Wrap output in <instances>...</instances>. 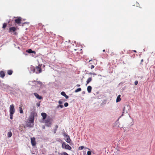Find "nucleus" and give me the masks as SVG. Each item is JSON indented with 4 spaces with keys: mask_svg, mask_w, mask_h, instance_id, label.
Masks as SVG:
<instances>
[{
    "mask_svg": "<svg viewBox=\"0 0 155 155\" xmlns=\"http://www.w3.org/2000/svg\"><path fill=\"white\" fill-rule=\"evenodd\" d=\"M30 68L31 71H32L33 73L35 72L36 74H39L42 71L41 66L40 65L36 66L35 68L34 66L31 67Z\"/></svg>",
    "mask_w": 155,
    "mask_h": 155,
    "instance_id": "obj_1",
    "label": "nucleus"
},
{
    "mask_svg": "<svg viewBox=\"0 0 155 155\" xmlns=\"http://www.w3.org/2000/svg\"><path fill=\"white\" fill-rule=\"evenodd\" d=\"M130 107L129 105H126L123 109V111L122 116H123L124 113H127L130 110Z\"/></svg>",
    "mask_w": 155,
    "mask_h": 155,
    "instance_id": "obj_2",
    "label": "nucleus"
},
{
    "mask_svg": "<svg viewBox=\"0 0 155 155\" xmlns=\"http://www.w3.org/2000/svg\"><path fill=\"white\" fill-rule=\"evenodd\" d=\"M31 143L32 145L33 146H35L36 144V142L35 141V137L31 138Z\"/></svg>",
    "mask_w": 155,
    "mask_h": 155,
    "instance_id": "obj_3",
    "label": "nucleus"
},
{
    "mask_svg": "<svg viewBox=\"0 0 155 155\" xmlns=\"http://www.w3.org/2000/svg\"><path fill=\"white\" fill-rule=\"evenodd\" d=\"M15 112V109L14 108L13 104H12L10 106V113L11 114H14Z\"/></svg>",
    "mask_w": 155,
    "mask_h": 155,
    "instance_id": "obj_4",
    "label": "nucleus"
},
{
    "mask_svg": "<svg viewBox=\"0 0 155 155\" xmlns=\"http://www.w3.org/2000/svg\"><path fill=\"white\" fill-rule=\"evenodd\" d=\"M21 19L22 18L21 17H17V18L15 20V23L18 24H20L21 23Z\"/></svg>",
    "mask_w": 155,
    "mask_h": 155,
    "instance_id": "obj_5",
    "label": "nucleus"
},
{
    "mask_svg": "<svg viewBox=\"0 0 155 155\" xmlns=\"http://www.w3.org/2000/svg\"><path fill=\"white\" fill-rule=\"evenodd\" d=\"M17 30V28L15 27H10L9 28L8 32L12 33L15 32Z\"/></svg>",
    "mask_w": 155,
    "mask_h": 155,
    "instance_id": "obj_6",
    "label": "nucleus"
},
{
    "mask_svg": "<svg viewBox=\"0 0 155 155\" xmlns=\"http://www.w3.org/2000/svg\"><path fill=\"white\" fill-rule=\"evenodd\" d=\"M29 123L33 124L34 121V118L33 116H30L28 120Z\"/></svg>",
    "mask_w": 155,
    "mask_h": 155,
    "instance_id": "obj_7",
    "label": "nucleus"
},
{
    "mask_svg": "<svg viewBox=\"0 0 155 155\" xmlns=\"http://www.w3.org/2000/svg\"><path fill=\"white\" fill-rule=\"evenodd\" d=\"M32 82H35V84L37 85H38V86H41L42 85V83L40 81H34Z\"/></svg>",
    "mask_w": 155,
    "mask_h": 155,
    "instance_id": "obj_8",
    "label": "nucleus"
},
{
    "mask_svg": "<svg viewBox=\"0 0 155 155\" xmlns=\"http://www.w3.org/2000/svg\"><path fill=\"white\" fill-rule=\"evenodd\" d=\"M33 94L37 99L39 100H41L43 98L41 96L39 95L37 93H33Z\"/></svg>",
    "mask_w": 155,
    "mask_h": 155,
    "instance_id": "obj_9",
    "label": "nucleus"
},
{
    "mask_svg": "<svg viewBox=\"0 0 155 155\" xmlns=\"http://www.w3.org/2000/svg\"><path fill=\"white\" fill-rule=\"evenodd\" d=\"M5 73L3 71H0V77L2 78H3L5 76Z\"/></svg>",
    "mask_w": 155,
    "mask_h": 155,
    "instance_id": "obj_10",
    "label": "nucleus"
},
{
    "mask_svg": "<svg viewBox=\"0 0 155 155\" xmlns=\"http://www.w3.org/2000/svg\"><path fill=\"white\" fill-rule=\"evenodd\" d=\"M41 115L43 119L44 120L46 119L47 116L46 114L45 113H41Z\"/></svg>",
    "mask_w": 155,
    "mask_h": 155,
    "instance_id": "obj_11",
    "label": "nucleus"
},
{
    "mask_svg": "<svg viewBox=\"0 0 155 155\" xmlns=\"http://www.w3.org/2000/svg\"><path fill=\"white\" fill-rule=\"evenodd\" d=\"M121 95H119L117 98L116 99V102H118L119 101H120L121 100V98H120Z\"/></svg>",
    "mask_w": 155,
    "mask_h": 155,
    "instance_id": "obj_12",
    "label": "nucleus"
},
{
    "mask_svg": "<svg viewBox=\"0 0 155 155\" xmlns=\"http://www.w3.org/2000/svg\"><path fill=\"white\" fill-rule=\"evenodd\" d=\"M22 105H20L19 107V112L21 114H23V110H22Z\"/></svg>",
    "mask_w": 155,
    "mask_h": 155,
    "instance_id": "obj_13",
    "label": "nucleus"
},
{
    "mask_svg": "<svg viewBox=\"0 0 155 155\" xmlns=\"http://www.w3.org/2000/svg\"><path fill=\"white\" fill-rule=\"evenodd\" d=\"M87 91L89 93H91L92 89L91 87L90 86H88L87 87Z\"/></svg>",
    "mask_w": 155,
    "mask_h": 155,
    "instance_id": "obj_14",
    "label": "nucleus"
},
{
    "mask_svg": "<svg viewBox=\"0 0 155 155\" xmlns=\"http://www.w3.org/2000/svg\"><path fill=\"white\" fill-rule=\"evenodd\" d=\"M92 78L91 77L89 78L87 80L86 85L88 84L91 81Z\"/></svg>",
    "mask_w": 155,
    "mask_h": 155,
    "instance_id": "obj_15",
    "label": "nucleus"
},
{
    "mask_svg": "<svg viewBox=\"0 0 155 155\" xmlns=\"http://www.w3.org/2000/svg\"><path fill=\"white\" fill-rule=\"evenodd\" d=\"M26 52L29 53H34L35 54H36L35 52V51H32L31 49L27 50Z\"/></svg>",
    "mask_w": 155,
    "mask_h": 155,
    "instance_id": "obj_16",
    "label": "nucleus"
},
{
    "mask_svg": "<svg viewBox=\"0 0 155 155\" xmlns=\"http://www.w3.org/2000/svg\"><path fill=\"white\" fill-rule=\"evenodd\" d=\"M67 138L66 140V141L68 143H70L71 142V139L68 136H67Z\"/></svg>",
    "mask_w": 155,
    "mask_h": 155,
    "instance_id": "obj_17",
    "label": "nucleus"
},
{
    "mask_svg": "<svg viewBox=\"0 0 155 155\" xmlns=\"http://www.w3.org/2000/svg\"><path fill=\"white\" fill-rule=\"evenodd\" d=\"M66 147L65 148V149H68L69 150H70L71 149V147H70L68 144H67L66 146Z\"/></svg>",
    "mask_w": 155,
    "mask_h": 155,
    "instance_id": "obj_18",
    "label": "nucleus"
},
{
    "mask_svg": "<svg viewBox=\"0 0 155 155\" xmlns=\"http://www.w3.org/2000/svg\"><path fill=\"white\" fill-rule=\"evenodd\" d=\"M26 125L28 127H31L33 126L34 124H30L29 122Z\"/></svg>",
    "mask_w": 155,
    "mask_h": 155,
    "instance_id": "obj_19",
    "label": "nucleus"
},
{
    "mask_svg": "<svg viewBox=\"0 0 155 155\" xmlns=\"http://www.w3.org/2000/svg\"><path fill=\"white\" fill-rule=\"evenodd\" d=\"M67 144L64 142H63L62 144V147L63 148H64L65 149V148L66 147V146L67 145Z\"/></svg>",
    "mask_w": 155,
    "mask_h": 155,
    "instance_id": "obj_20",
    "label": "nucleus"
},
{
    "mask_svg": "<svg viewBox=\"0 0 155 155\" xmlns=\"http://www.w3.org/2000/svg\"><path fill=\"white\" fill-rule=\"evenodd\" d=\"M12 135V133L11 131H10L8 132L7 134L8 137H10Z\"/></svg>",
    "mask_w": 155,
    "mask_h": 155,
    "instance_id": "obj_21",
    "label": "nucleus"
},
{
    "mask_svg": "<svg viewBox=\"0 0 155 155\" xmlns=\"http://www.w3.org/2000/svg\"><path fill=\"white\" fill-rule=\"evenodd\" d=\"M13 73V71L12 70H8L7 71V73L9 75H11Z\"/></svg>",
    "mask_w": 155,
    "mask_h": 155,
    "instance_id": "obj_22",
    "label": "nucleus"
},
{
    "mask_svg": "<svg viewBox=\"0 0 155 155\" xmlns=\"http://www.w3.org/2000/svg\"><path fill=\"white\" fill-rule=\"evenodd\" d=\"M45 123H51V119L47 118L46 119L45 121Z\"/></svg>",
    "mask_w": 155,
    "mask_h": 155,
    "instance_id": "obj_23",
    "label": "nucleus"
},
{
    "mask_svg": "<svg viewBox=\"0 0 155 155\" xmlns=\"http://www.w3.org/2000/svg\"><path fill=\"white\" fill-rule=\"evenodd\" d=\"M45 125L47 127H50L51 126V123H45Z\"/></svg>",
    "mask_w": 155,
    "mask_h": 155,
    "instance_id": "obj_24",
    "label": "nucleus"
},
{
    "mask_svg": "<svg viewBox=\"0 0 155 155\" xmlns=\"http://www.w3.org/2000/svg\"><path fill=\"white\" fill-rule=\"evenodd\" d=\"M81 88H78V89H76L75 91V92H76V93H77V92H79V91H81Z\"/></svg>",
    "mask_w": 155,
    "mask_h": 155,
    "instance_id": "obj_25",
    "label": "nucleus"
},
{
    "mask_svg": "<svg viewBox=\"0 0 155 155\" xmlns=\"http://www.w3.org/2000/svg\"><path fill=\"white\" fill-rule=\"evenodd\" d=\"M7 24L6 23H4L3 24L2 28L3 29H5L7 26Z\"/></svg>",
    "mask_w": 155,
    "mask_h": 155,
    "instance_id": "obj_26",
    "label": "nucleus"
},
{
    "mask_svg": "<svg viewBox=\"0 0 155 155\" xmlns=\"http://www.w3.org/2000/svg\"><path fill=\"white\" fill-rule=\"evenodd\" d=\"M61 155H68V154L66 152H64L61 153Z\"/></svg>",
    "mask_w": 155,
    "mask_h": 155,
    "instance_id": "obj_27",
    "label": "nucleus"
},
{
    "mask_svg": "<svg viewBox=\"0 0 155 155\" xmlns=\"http://www.w3.org/2000/svg\"><path fill=\"white\" fill-rule=\"evenodd\" d=\"M41 103V101H40L39 102H38L37 104H36V106L37 107H39L40 106V104Z\"/></svg>",
    "mask_w": 155,
    "mask_h": 155,
    "instance_id": "obj_28",
    "label": "nucleus"
},
{
    "mask_svg": "<svg viewBox=\"0 0 155 155\" xmlns=\"http://www.w3.org/2000/svg\"><path fill=\"white\" fill-rule=\"evenodd\" d=\"M61 95H63L64 96L66 95L64 91L62 92L61 93Z\"/></svg>",
    "mask_w": 155,
    "mask_h": 155,
    "instance_id": "obj_29",
    "label": "nucleus"
},
{
    "mask_svg": "<svg viewBox=\"0 0 155 155\" xmlns=\"http://www.w3.org/2000/svg\"><path fill=\"white\" fill-rule=\"evenodd\" d=\"M14 114H11L10 113V118L11 119H13V115Z\"/></svg>",
    "mask_w": 155,
    "mask_h": 155,
    "instance_id": "obj_30",
    "label": "nucleus"
},
{
    "mask_svg": "<svg viewBox=\"0 0 155 155\" xmlns=\"http://www.w3.org/2000/svg\"><path fill=\"white\" fill-rule=\"evenodd\" d=\"M84 148V147L83 146H81L79 147V150H83Z\"/></svg>",
    "mask_w": 155,
    "mask_h": 155,
    "instance_id": "obj_31",
    "label": "nucleus"
},
{
    "mask_svg": "<svg viewBox=\"0 0 155 155\" xmlns=\"http://www.w3.org/2000/svg\"><path fill=\"white\" fill-rule=\"evenodd\" d=\"M68 105V103L67 102H66L64 104V106L65 107H67Z\"/></svg>",
    "mask_w": 155,
    "mask_h": 155,
    "instance_id": "obj_32",
    "label": "nucleus"
},
{
    "mask_svg": "<svg viewBox=\"0 0 155 155\" xmlns=\"http://www.w3.org/2000/svg\"><path fill=\"white\" fill-rule=\"evenodd\" d=\"M87 155H91V152L90 151H88L87 152Z\"/></svg>",
    "mask_w": 155,
    "mask_h": 155,
    "instance_id": "obj_33",
    "label": "nucleus"
},
{
    "mask_svg": "<svg viewBox=\"0 0 155 155\" xmlns=\"http://www.w3.org/2000/svg\"><path fill=\"white\" fill-rule=\"evenodd\" d=\"M57 108H58L59 107H61V108H62L63 107V105H60L57 106Z\"/></svg>",
    "mask_w": 155,
    "mask_h": 155,
    "instance_id": "obj_34",
    "label": "nucleus"
},
{
    "mask_svg": "<svg viewBox=\"0 0 155 155\" xmlns=\"http://www.w3.org/2000/svg\"><path fill=\"white\" fill-rule=\"evenodd\" d=\"M138 83V81H136L134 82V84L135 85L137 84Z\"/></svg>",
    "mask_w": 155,
    "mask_h": 155,
    "instance_id": "obj_35",
    "label": "nucleus"
},
{
    "mask_svg": "<svg viewBox=\"0 0 155 155\" xmlns=\"http://www.w3.org/2000/svg\"><path fill=\"white\" fill-rule=\"evenodd\" d=\"M94 65H91V66L90 68H91V69H92L93 68H94Z\"/></svg>",
    "mask_w": 155,
    "mask_h": 155,
    "instance_id": "obj_36",
    "label": "nucleus"
},
{
    "mask_svg": "<svg viewBox=\"0 0 155 155\" xmlns=\"http://www.w3.org/2000/svg\"><path fill=\"white\" fill-rule=\"evenodd\" d=\"M58 103L59 104H62V101L60 100L58 101Z\"/></svg>",
    "mask_w": 155,
    "mask_h": 155,
    "instance_id": "obj_37",
    "label": "nucleus"
},
{
    "mask_svg": "<svg viewBox=\"0 0 155 155\" xmlns=\"http://www.w3.org/2000/svg\"><path fill=\"white\" fill-rule=\"evenodd\" d=\"M64 97H65L66 98V99H68V98L69 97H68V96L66 95V94L64 96Z\"/></svg>",
    "mask_w": 155,
    "mask_h": 155,
    "instance_id": "obj_38",
    "label": "nucleus"
},
{
    "mask_svg": "<svg viewBox=\"0 0 155 155\" xmlns=\"http://www.w3.org/2000/svg\"><path fill=\"white\" fill-rule=\"evenodd\" d=\"M58 127V126L57 125H56L55 126V129L57 130Z\"/></svg>",
    "mask_w": 155,
    "mask_h": 155,
    "instance_id": "obj_39",
    "label": "nucleus"
},
{
    "mask_svg": "<svg viewBox=\"0 0 155 155\" xmlns=\"http://www.w3.org/2000/svg\"><path fill=\"white\" fill-rule=\"evenodd\" d=\"M57 130L55 129H54V134L56 133Z\"/></svg>",
    "mask_w": 155,
    "mask_h": 155,
    "instance_id": "obj_40",
    "label": "nucleus"
},
{
    "mask_svg": "<svg viewBox=\"0 0 155 155\" xmlns=\"http://www.w3.org/2000/svg\"><path fill=\"white\" fill-rule=\"evenodd\" d=\"M143 59H142V60H141V62H140V64H142V62H143Z\"/></svg>",
    "mask_w": 155,
    "mask_h": 155,
    "instance_id": "obj_41",
    "label": "nucleus"
},
{
    "mask_svg": "<svg viewBox=\"0 0 155 155\" xmlns=\"http://www.w3.org/2000/svg\"><path fill=\"white\" fill-rule=\"evenodd\" d=\"M76 86L78 87H80V85L79 84H77V85H76Z\"/></svg>",
    "mask_w": 155,
    "mask_h": 155,
    "instance_id": "obj_42",
    "label": "nucleus"
},
{
    "mask_svg": "<svg viewBox=\"0 0 155 155\" xmlns=\"http://www.w3.org/2000/svg\"><path fill=\"white\" fill-rule=\"evenodd\" d=\"M92 74H93L94 75H96V74L95 73H92Z\"/></svg>",
    "mask_w": 155,
    "mask_h": 155,
    "instance_id": "obj_43",
    "label": "nucleus"
},
{
    "mask_svg": "<svg viewBox=\"0 0 155 155\" xmlns=\"http://www.w3.org/2000/svg\"><path fill=\"white\" fill-rule=\"evenodd\" d=\"M92 74V73L91 72L89 73V74Z\"/></svg>",
    "mask_w": 155,
    "mask_h": 155,
    "instance_id": "obj_44",
    "label": "nucleus"
},
{
    "mask_svg": "<svg viewBox=\"0 0 155 155\" xmlns=\"http://www.w3.org/2000/svg\"><path fill=\"white\" fill-rule=\"evenodd\" d=\"M82 93L83 94H84L85 93V91H83L82 92Z\"/></svg>",
    "mask_w": 155,
    "mask_h": 155,
    "instance_id": "obj_45",
    "label": "nucleus"
},
{
    "mask_svg": "<svg viewBox=\"0 0 155 155\" xmlns=\"http://www.w3.org/2000/svg\"><path fill=\"white\" fill-rule=\"evenodd\" d=\"M105 50L104 49L103 50V52H105Z\"/></svg>",
    "mask_w": 155,
    "mask_h": 155,
    "instance_id": "obj_46",
    "label": "nucleus"
},
{
    "mask_svg": "<svg viewBox=\"0 0 155 155\" xmlns=\"http://www.w3.org/2000/svg\"><path fill=\"white\" fill-rule=\"evenodd\" d=\"M134 51V52H137L136 51H135V50H134V51Z\"/></svg>",
    "mask_w": 155,
    "mask_h": 155,
    "instance_id": "obj_47",
    "label": "nucleus"
},
{
    "mask_svg": "<svg viewBox=\"0 0 155 155\" xmlns=\"http://www.w3.org/2000/svg\"><path fill=\"white\" fill-rule=\"evenodd\" d=\"M91 61V60H90L89 61V62H90Z\"/></svg>",
    "mask_w": 155,
    "mask_h": 155,
    "instance_id": "obj_48",
    "label": "nucleus"
},
{
    "mask_svg": "<svg viewBox=\"0 0 155 155\" xmlns=\"http://www.w3.org/2000/svg\"><path fill=\"white\" fill-rule=\"evenodd\" d=\"M112 54H114V53L113 52H112Z\"/></svg>",
    "mask_w": 155,
    "mask_h": 155,
    "instance_id": "obj_49",
    "label": "nucleus"
}]
</instances>
